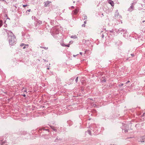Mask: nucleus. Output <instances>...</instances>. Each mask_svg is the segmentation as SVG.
Returning <instances> with one entry per match:
<instances>
[{"label":"nucleus","instance_id":"nucleus-1","mask_svg":"<svg viewBox=\"0 0 145 145\" xmlns=\"http://www.w3.org/2000/svg\"><path fill=\"white\" fill-rule=\"evenodd\" d=\"M8 34V39L10 44L11 45H14L16 41V37L11 32H10Z\"/></svg>","mask_w":145,"mask_h":145},{"label":"nucleus","instance_id":"nucleus-2","mask_svg":"<svg viewBox=\"0 0 145 145\" xmlns=\"http://www.w3.org/2000/svg\"><path fill=\"white\" fill-rule=\"evenodd\" d=\"M54 31L52 33L53 36L55 38L59 39L61 37L62 35L61 34L59 33L58 29H57L56 28H54Z\"/></svg>","mask_w":145,"mask_h":145},{"label":"nucleus","instance_id":"nucleus-3","mask_svg":"<svg viewBox=\"0 0 145 145\" xmlns=\"http://www.w3.org/2000/svg\"><path fill=\"white\" fill-rule=\"evenodd\" d=\"M115 17H117L118 18H121V16L119 14V13L118 12V10H117L115 14Z\"/></svg>","mask_w":145,"mask_h":145},{"label":"nucleus","instance_id":"nucleus-4","mask_svg":"<svg viewBox=\"0 0 145 145\" xmlns=\"http://www.w3.org/2000/svg\"><path fill=\"white\" fill-rule=\"evenodd\" d=\"M108 2L113 7L114 6V3L113 1L111 0H108Z\"/></svg>","mask_w":145,"mask_h":145},{"label":"nucleus","instance_id":"nucleus-5","mask_svg":"<svg viewBox=\"0 0 145 145\" xmlns=\"http://www.w3.org/2000/svg\"><path fill=\"white\" fill-rule=\"evenodd\" d=\"M134 8V7L133 5H131L130 7L129 8L128 10L130 12H131L133 10Z\"/></svg>","mask_w":145,"mask_h":145},{"label":"nucleus","instance_id":"nucleus-6","mask_svg":"<svg viewBox=\"0 0 145 145\" xmlns=\"http://www.w3.org/2000/svg\"><path fill=\"white\" fill-rule=\"evenodd\" d=\"M45 4L44 5V6L45 7H47L48 5L50 3H51V2L48 1H47L46 2H44Z\"/></svg>","mask_w":145,"mask_h":145},{"label":"nucleus","instance_id":"nucleus-7","mask_svg":"<svg viewBox=\"0 0 145 145\" xmlns=\"http://www.w3.org/2000/svg\"><path fill=\"white\" fill-rule=\"evenodd\" d=\"M79 11V10L78 9H75L73 11V14H76Z\"/></svg>","mask_w":145,"mask_h":145},{"label":"nucleus","instance_id":"nucleus-8","mask_svg":"<svg viewBox=\"0 0 145 145\" xmlns=\"http://www.w3.org/2000/svg\"><path fill=\"white\" fill-rule=\"evenodd\" d=\"M61 45L63 46H66L69 47L70 46V44L67 45L63 43H62L61 44Z\"/></svg>","mask_w":145,"mask_h":145},{"label":"nucleus","instance_id":"nucleus-9","mask_svg":"<svg viewBox=\"0 0 145 145\" xmlns=\"http://www.w3.org/2000/svg\"><path fill=\"white\" fill-rule=\"evenodd\" d=\"M71 37L72 38L75 39L77 38V37L76 35H72L71 36Z\"/></svg>","mask_w":145,"mask_h":145},{"label":"nucleus","instance_id":"nucleus-10","mask_svg":"<svg viewBox=\"0 0 145 145\" xmlns=\"http://www.w3.org/2000/svg\"><path fill=\"white\" fill-rule=\"evenodd\" d=\"M3 25V22L2 20H0V27L2 26Z\"/></svg>","mask_w":145,"mask_h":145},{"label":"nucleus","instance_id":"nucleus-11","mask_svg":"<svg viewBox=\"0 0 145 145\" xmlns=\"http://www.w3.org/2000/svg\"><path fill=\"white\" fill-rule=\"evenodd\" d=\"M22 91L23 92H26V90L25 89H23L22 90Z\"/></svg>","mask_w":145,"mask_h":145},{"label":"nucleus","instance_id":"nucleus-12","mask_svg":"<svg viewBox=\"0 0 145 145\" xmlns=\"http://www.w3.org/2000/svg\"><path fill=\"white\" fill-rule=\"evenodd\" d=\"M41 48H44V49H45V50H47L48 49V47H40Z\"/></svg>","mask_w":145,"mask_h":145},{"label":"nucleus","instance_id":"nucleus-13","mask_svg":"<svg viewBox=\"0 0 145 145\" xmlns=\"http://www.w3.org/2000/svg\"><path fill=\"white\" fill-rule=\"evenodd\" d=\"M38 23L40 24H42V21H40V20H38Z\"/></svg>","mask_w":145,"mask_h":145},{"label":"nucleus","instance_id":"nucleus-14","mask_svg":"<svg viewBox=\"0 0 145 145\" xmlns=\"http://www.w3.org/2000/svg\"><path fill=\"white\" fill-rule=\"evenodd\" d=\"M78 77H76L75 79V81L76 82H77L78 81Z\"/></svg>","mask_w":145,"mask_h":145},{"label":"nucleus","instance_id":"nucleus-15","mask_svg":"<svg viewBox=\"0 0 145 145\" xmlns=\"http://www.w3.org/2000/svg\"><path fill=\"white\" fill-rule=\"evenodd\" d=\"M87 132H88V133H89V134L90 135H91V132L90 131L88 130L87 131Z\"/></svg>","mask_w":145,"mask_h":145},{"label":"nucleus","instance_id":"nucleus-16","mask_svg":"<svg viewBox=\"0 0 145 145\" xmlns=\"http://www.w3.org/2000/svg\"><path fill=\"white\" fill-rule=\"evenodd\" d=\"M24 46H26V48H27L28 47V44H25Z\"/></svg>","mask_w":145,"mask_h":145},{"label":"nucleus","instance_id":"nucleus-17","mask_svg":"<svg viewBox=\"0 0 145 145\" xmlns=\"http://www.w3.org/2000/svg\"><path fill=\"white\" fill-rule=\"evenodd\" d=\"M24 45V43H22V44H21L20 45V46H23Z\"/></svg>","mask_w":145,"mask_h":145},{"label":"nucleus","instance_id":"nucleus-18","mask_svg":"<svg viewBox=\"0 0 145 145\" xmlns=\"http://www.w3.org/2000/svg\"><path fill=\"white\" fill-rule=\"evenodd\" d=\"M124 131V132H125V133H126V132H127V130H122V131Z\"/></svg>","mask_w":145,"mask_h":145},{"label":"nucleus","instance_id":"nucleus-19","mask_svg":"<svg viewBox=\"0 0 145 145\" xmlns=\"http://www.w3.org/2000/svg\"><path fill=\"white\" fill-rule=\"evenodd\" d=\"M84 20L86 19L87 18V16H84Z\"/></svg>","mask_w":145,"mask_h":145},{"label":"nucleus","instance_id":"nucleus-20","mask_svg":"<svg viewBox=\"0 0 145 145\" xmlns=\"http://www.w3.org/2000/svg\"><path fill=\"white\" fill-rule=\"evenodd\" d=\"M82 27H85V24H83L82 25Z\"/></svg>","mask_w":145,"mask_h":145},{"label":"nucleus","instance_id":"nucleus-21","mask_svg":"<svg viewBox=\"0 0 145 145\" xmlns=\"http://www.w3.org/2000/svg\"><path fill=\"white\" fill-rule=\"evenodd\" d=\"M27 5H23V7H25L27 6Z\"/></svg>","mask_w":145,"mask_h":145},{"label":"nucleus","instance_id":"nucleus-22","mask_svg":"<svg viewBox=\"0 0 145 145\" xmlns=\"http://www.w3.org/2000/svg\"><path fill=\"white\" fill-rule=\"evenodd\" d=\"M73 42L72 41H70L69 42V43L70 44H72Z\"/></svg>","mask_w":145,"mask_h":145},{"label":"nucleus","instance_id":"nucleus-23","mask_svg":"<svg viewBox=\"0 0 145 145\" xmlns=\"http://www.w3.org/2000/svg\"><path fill=\"white\" fill-rule=\"evenodd\" d=\"M26 48V46H24V47H23V49H25V48Z\"/></svg>","mask_w":145,"mask_h":145},{"label":"nucleus","instance_id":"nucleus-24","mask_svg":"<svg viewBox=\"0 0 145 145\" xmlns=\"http://www.w3.org/2000/svg\"><path fill=\"white\" fill-rule=\"evenodd\" d=\"M23 95L24 96V97H25V96H25V94H23V95Z\"/></svg>","mask_w":145,"mask_h":145},{"label":"nucleus","instance_id":"nucleus-25","mask_svg":"<svg viewBox=\"0 0 145 145\" xmlns=\"http://www.w3.org/2000/svg\"><path fill=\"white\" fill-rule=\"evenodd\" d=\"M80 54L81 55H82V52H80Z\"/></svg>","mask_w":145,"mask_h":145},{"label":"nucleus","instance_id":"nucleus-26","mask_svg":"<svg viewBox=\"0 0 145 145\" xmlns=\"http://www.w3.org/2000/svg\"><path fill=\"white\" fill-rule=\"evenodd\" d=\"M86 24V21H85L84 22V24Z\"/></svg>","mask_w":145,"mask_h":145},{"label":"nucleus","instance_id":"nucleus-27","mask_svg":"<svg viewBox=\"0 0 145 145\" xmlns=\"http://www.w3.org/2000/svg\"><path fill=\"white\" fill-rule=\"evenodd\" d=\"M130 82V81H128L126 83H128V82Z\"/></svg>","mask_w":145,"mask_h":145},{"label":"nucleus","instance_id":"nucleus-28","mask_svg":"<svg viewBox=\"0 0 145 145\" xmlns=\"http://www.w3.org/2000/svg\"><path fill=\"white\" fill-rule=\"evenodd\" d=\"M30 10H31V9H29V10H28V11H29V12H30Z\"/></svg>","mask_w":145,"mask_h":145},{"label":"nucleus","instance_id":"nucleus-29","mask_svg":"<svg viewBox=\"0 0 145 145\" xmlns=\"http://www.w3.org/2000/svg\"><path fill=\"white\" fill-rule=\"evenodd\" d=\"M72 7V8H74V7L73 6H72V7Z\"/></svg>","mask_w":145,"mask_h":145},{"label":"nucleus","instance_id":"nucleus-30","mask_svg":"<svg viewBox=\"0 0 145 145\" xmlns=\"http://www.w3.org/2000/svg\"><path fill=\"white\" fill-rule=\"evenodd\" d=\"M145 22V20H144V21H142V22Z\"/></svg>","mask_w":145,"mask_h":145},{"label":"nucleus","instance_id":"nucleus-31","mask_svg":"<svg viewBox=\"0 0 145 145\" xmlns=\"http://www.w3.org/2000/svg\"><path fill=\"white\" fill-rule=\"evenodd\" d=\"M76 56V55H73V56H74V57H75Z\"/></svg>","mask_w":145,"mask_h":145},{"label":"nucleus","instance_id":"nucleus-32","mask_svg":"<svg viewBox=\"0 0 145 145\" xmlns=\"http://www.w3.org/2000/svg\"><path fill=\"white\" fill-rule=\"evenodd\" d=\"M123 84H122L121 85V86H123Z\"/></svg>","mask_w":145,"mask_h":145},{"label":"nucleus","instance_id":"nucleus-33","mask_svg":"<svg viewBox=\"0 0 145 145\" xmlns=\"http://www.w3.org/2000/svg\"><path fill=\"white\" fill-rule=\"evenodd\" d=\"M47 69H49V68H48Z\"/></svg>","mask_w":145,"mask_h":145},{"label":"nucleus","instance_id":"nucleus-34","mask_svg":"<svg viewBox=\"0 0 145 145\" xmlns=\"http://www.w3.org/2000/svg\"><path fill=\"white\" fill-rule=\"evenodd\" d=\"M110 145H115V144H113V145H112V144H110Z\"/></svg>","mask_w":145,"mask_h":145},{"label":"nucleus","instance_id":"nucleus-35","mask_svg":"<svg viewBox=\"0 0 145 145\" xmlns=\"http://www.w3.org/2000/svg\"><path fill=\"white\" fill-rule=\"evenodd\" d=\"M131 55L132 56H133V54H131Z\"/></svg>","mask_w":145,"mask_h":145},{"label":"nucleus","instance_id":"nucleus-36","mask_svg":"<svg viewBox=\"0 0 145 145\" xmlns=\"http://www.w3.org/2000/svg\"><path fill=\"white\" fill-rule=\"evenodd\" d=\"M7 19H9V18H7Z\"/></svg>","mask_w":145,"mask_h":145},{"label":"nucleus","instance_id":"nucleus-37","mask_svg":"<svg viewBox=\"0 0 145 145\" xmlns=\"http://www.w3.org/2000/svg\"><path fill=\"white\" fill-rule=\"evenodd\" d=\"M144 141H142L141 142H144Z\"/></svg>","mask_w":145,"mask_h":145},{"label":"nucleus","instance_id":"nucleus-38","mask_svg":"<svg viewBox=\"0 0 145 145\" xmlns=\"http://www.w3.org/2000/svg\"><path fill=\"white\" fill-rule=\"evenodd\" d=\"M144 139H145V138H144Z\"/></svg>","mask_w":145,"mask_h":145}]
</instances>
